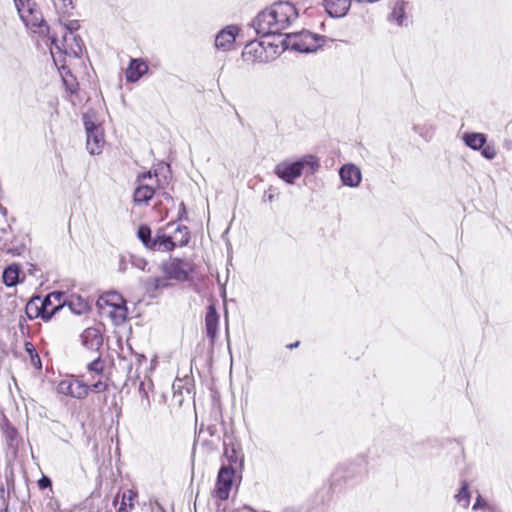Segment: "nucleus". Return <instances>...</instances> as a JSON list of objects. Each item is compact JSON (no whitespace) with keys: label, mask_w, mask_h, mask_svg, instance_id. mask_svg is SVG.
<instances>
[{"label":"nucleus","mask_w":512,"mask_h":512,"mask_svg":"<svg viewBox=\"0 0 512 512\" xmlns=\"http://www.w3.org/2000/svg\"><path fill=\"white\" fill-rule=\"evenodd\" d=\"M298 17V12L289 2H277L258 13L252 22L259 36L281 34Z\"/></svg>","instance_id":"obj_1"},{"label":"nucleus","mask_w":512,"mask_h":512,"mask_svg":"<svg viewBox=\"0 0 512 512\" xmlns=\"http://www.w3.org/2000/svg\"><path fill=\"white\" fill-rule=\"evenodd\" d=\"M14 3L21 20L27 27L33 31L47 27L35 0H14Z\"/></svg>","instance_id":"obj_2"},{"label":"nucleus","mask_w":512,"mask_h":512,"mask_svg":"<svg viewBox=\"0 0 512 512\" xmlns=\"http://www.w3.org/2000/svg\"><path fill=\"white\" fill-rule=\"evenodd\" d=\"M286 36L290 40L292 49L303 53L315 52L323 43L322 37L306 30L299 33H289Z\"/></svg>","instance_id":"obj_3"},{"label":"nucleus","mask_w":512,"mask_h":512,"mask_svg":"<svg viewBox=\"0 0 512 512\" xmlns=\"http://www.w3.org/2000/svg\"><path fill=\"white\" fill-rule=\"evenodd\" d=\"M57 392L75 399H84L89 394L90 387L80 378L70 376L58 383Z\"/></svg>","instance_id":"obj_4"},{"label":"nucleus","mask_w":512,"mask_h":512,"mask_svg":"<svg viewBox=\"0 0 512 512\" xmlns=\"http://www.w3.org/2000/svg\"><path fill=\"white\" fill-rule=\"evenodd\" d=\"M83 122L87 135V148L91 155H98L104 145L103 131L87 114L83 116Z\"/></svg>","instance_id":"obj_5"},{"label":"nucleus","mask_w":512,"mask_h":512,"mask_svg":"<svg viewBox=\"0 0 512 512\" xmlns=\"http://www.w3.org/2000/svg\"><path fill=\"white\" fill-rule=\"evenodd\" d=\"M235 471L232 467L223 466L218 473L215 496L220 500H227L232 488Z\"/></svg>","instance_id":"obj_6"},{"label":"nucleus","mask_w":512,"mask_h":512,"mask_svg":"<svg viewBox=\"0 0 512 512\" xmlns=\"http://www.w3.org/2000/svg\"><path fill=\"white\" fill-rule=\"evenodd\" d=\"M162 272L166 275L165 278L185 281L192 272V266L187 261L174 259L162 268Z\"/></svg>","instance_id":"obj_7"},{"label":"nucleus","mask_w":512,"mask_h":512,"mask_svg":"<svg viewBox=\"0 0 512 512\" xmlns=\"http://www.w3.org/2000/svg\"><path fill=\"white\" fill-rule=\"evenodd\" d=\"M189 242V231L186 226L177 225L173 233L162 235V248L172 250L185 246Z\"/></svg>","instance_id":"obj_8"},{"label":"nucleus","mask_w":512,"mask_h":512,"mask_svg":"<svg viewBox=\"0 0 512 512\" xmlns=\"http://www.w3.org/2000/svg\"><path fill=\"white\" fill-rule=\"evenodd\" d=\"M304 162H279L275 167L276 175L286 183H294L302 174Z\"/></svg>","instance_id":"obj_9"},{"label":"nucleus","mask_w":512,"mask_h":512,"mask_svg":"<svg viewBox=\"0 0 512 512\" xmlns=\"http://www.w3.org/2000/svg\"><path fill=\"white\" fill-rule=\"evenodd\" d=\"M80 341L87 350L99 352L103 346V335L99 328L88 327L80 334Z\"/></svg>","instance_id":"obj_10"},{"label":"nucleus","mask_w":512,"mask_h":512,"mask_svg":"<svg viewBox=\"0 0 512 512\" xmlns=\"http://www.w3.org/2000/svg\"><path fill=\"white\" fill-rule=\"evenodd\" d=\"M64 297H65V293L61 292V291L51 292L48 295H46L44 298L40 297L42 309H43L45 315H46V313L49 315V320L65 304Z\"/></svg>","instance_id":"obj_11"},{"label":"nucleus","mask_w":512,"mask_h":512,"mask_svg":"<svg viewBox=\"0 0 512 512\" xmlns=\"http://www.w3.org/2000/svg\"><path fill=\"white\" fill-rule=\"evenodd\" d=\"M242 57L247 62H267L268 57L266 54L264 42L251 41L250 43H248L242 52Z\"/></svg>","instance_id":"obj_12"},{"label":"nucleus","mask_w":512,"mask_h":512,"mask_svg":"<svg viewBox=\"0 0 512 512\" xmlns=\"http://www.w3.org/2000/svg\"><path fill=\"white\" fill-rule=\"evenodd\" d=\"M238 31V27L234 25H229L222 29L215 38L216 48L223 51L230 50L235 42L236 36L238 35Z\"/></svg>","instance_id":"obj_13"},{"label":"nucleus","mask_w":512,"mask_h":512,"mask_svg":"<svg viewBox=\"0 0 512 512\" xmlns=\"http://www.w3.org/2000/svg\"><path fill=\"white\" fill-rule=\"evenodd\" d=\"M339 175L343 184L349 187H357L362 179L360 168L353 163L343 165Z\"/></svg>","instance_id":"obj_14"},{"label":"nucleus","mask_w":512,"mask_h":512,"mask_svg":"<svg viewBox=\"0 0 512 512\" xmlns=\"http://www.w3.org/2000/svg\"><path fill=\"white\" fill-rule=\"evenodd\" d=\"M352 0H324L327 13L331 17L340 18L347 14Z\"/></svg>","instance_id":"obj_15"},{"label":"nucleus","mask_w":512,"mask_h":512,"mask_svg":"<svg viewBox=\"0 0 512 512\" xmlns=\"http://www.w3.org/2000/svg\"><path fill=\"white\" fill-rule=\"evenodd\" d=\"M219 315L214 305H209L205 315V327L207 336L214 342L218 333Z\"/></svg>","instance_id":"obj_16"},{"label":"nucleus","mask_w":512,"mask_h":512,"mask_svg":"<svg viewBox=\"0 0 512 512\" xmlns=\"http://www.w3.org/2000/svg\"><path fill=\"white\" fill-rule=\"evenodd\" d=\"M137 236L145 247L155 250L157 246H160V230L155 233L152 238V231L149 226L141 225L138 228Z\"/></svg>","instance_id":"obj_17"},{"label":"nucleus","mask_w":512,"mask_h":512,"mask_svg":"<svg viewBox=\"0 0 512 512\" xmlns=\"http://www.w3.org/2000/svg\"><path fill=\"white\" fill-rule=\"evenodd\" d=\"M25 314L29 320L40 317L43 321H49V315L47 313L45 315L42 309L40 297H34L27 302L25 306Z\"/></svg>","instance_id":"obj_18"},{"label":"nucleus","mask_w":512,"mask_h":512,"mask_svg":"<svg viewBox=\"0 0 512 512\" xmlns=\"http://www.w3.org/2000/svg\"><path fill=\"white\" fill-rule=\"evenodd\" d=\"M148 70L147 64L138 59H131L126 69V79L129 82H136Z\"/></svg>","instance_id":"obj_19"},{"label":"nucleus","mask_w":512,"mask_h":512,"mask_svg":"<svg viewBox=\"0 0 512 512\" xmlns=\"http://www.w3.org/2000/svg\"><path fill=\"white\" fill-rule=\"evenodd\" d=\"M408 5L407 0H397L392 8L391 13L388 16L390 22L396 23L398 26L404 25L406 16V7Z\"/></svg>","instance_id":"obj_20"},{"label":"nucleus","mask_w":512,"mask_h":512,"mask_svg":"<svg viewBox=\"0 0 512 512\" xmlns=\"http://www.w3.org/2000/svg\"><path fill=\"white\" fill-rule=\"evenodd\" d=\"M112 297L117 298L119 302H112L111 306L114 307V312L111 315L116 321L124 322L127 319L128 309L126 307L125 299L117 292H112Z\"/></svg>","instance_id":"obj_21"},{"label":"nucleus","mask_w":512,"mask_h":512,"mask_svg":"<svg viewBox=\"0 0 512 512\" xmlns=\"http://www.w3.org/2000/svg\"><path fill=\"white\" fill-rule=\"evenodd\" d=\"M20 269L18 265L11 264L7 266L2 274V281L7 287H14L19 282Z\"/></svg>","instance_id":"obj_22"},{"label":"nucleus","mask_w":512,"mask_h":512,"mask_svg":"<svg viewBox=\"0 0 512 512\" xmlns=\"http://www.w3.org/2000/svg\"><path fill=\"white\" fill-rule=\"evenodd\" d=\"M154 195V190L148 185L139 184L133 194V201L136 205L147 203Z\"/></svg>","instance_id":"obj_23"},{"label":"nucleus","mask_w":512,"mask_h":512,"mask_svg":"<svg viewBox=\"0 0 512 512\" xmlns=\"http://www.w3.org/2000/svg\"><path fill=\"white\" fill-rule=\"evenodd\" d=\"M463 141L468 147L478 150L486 143V136L483 133H465L463 135Z\"/></svg>","instance_id":"obj_24"},{"label":"nucleus","mask_w":512,"mask_h":512,"mask_svg":"<svg viewBox=\"0 0 512 512\" xmlns=\"http://www.w3.org/2000/svg\"><path fill=\"white\" fill-rule=\"evenodd\" d=\"M137 497V492L133 490H126L121 496V503L116 512H130L134 509V500Z\"/></svg>","instance_id":"obj_25"},{"label":"nucleus","mask_w":512,"mask_h":512,"mask_svg":"<svg viewBox=\"0 0 512 512\" xmlns=\"http://www.w3.org/2000/svg\"><path fill=\"white\" fill-rule=\"evenodd\" d=\"M3 436L9 447H14L17 443L18 431L8 421L2 426Z\"/></svg>","instance_id":"obj_26"},{"label":"nucleus","mask_w":512,"mask_h":512,"mask_svg":"<svg viewBox=\"0 0 512 512\" xmlns=\"http://www.w3.org/2000/svg\"><path fill=\"white\" fill-rule=\"evenodd\" d=\"M24 348H25V351L27 352V354L29 355L31 365L35 369L41 370L42 369V362H41L40 356L37 353L34 345L31 342L26 341L24 343Z\"/></svg>","instance_id":"obj_27"},{"label":"nucleus","mask_w":512,"mask_h":512,"mask_svg":"<svg viewBox=\"0 0 512 512\" xmlns=\"http://www.w3.org/2000/svg\"><path fill=\"white\" fill-rule=\"evenodd\" d=\"M455 499L463 507H465V508L468 507L469 502H470V494L468 491V484L466 482L462 483L461 489L455 495Z\"/></svg>","instance_id":"obj_28"},{"label":"nucleus","mask_w":512,"mask_h":512,"mask_svg":"<svg viewBox=\"0 0 512 512\" xmlns=\"http://www.w3.org/2000/svg\"><path fill=\"white\" fill-rule=\"evenodd\" d=\"M105 369V361L99 355L93 361L87 364V370L97 375H102Z\"/></svg>","instance_id":"obj_29"},{"label":"nucleus","mask_w":512,"mask_h":512,"mask_svg":"<svg viewBox=\"0 0 512 512\" xmlns=\"http://www.w3.org/2000/svg\"><path fill=\"white\" fill-rule=\"evenodd\" d=\"M160 287V276L146 279L144 281V288L148 293L156 292Z\"/></svg>","instance_id":"obj_30"},{"label":"nucleus","mask_w":512,"mask_h":512,"mask_svg":"<svg viewBox=\"0 0 512 512\" xmlns=\"http://www.w3.org/2000/svg\"><path fill=\"white\" fill-rule=\"evenodd\" d=\"M482 156L487 159H493L496 156V148L492 143H485L482 147Z\"/></svg>","instance_id":"obj_31"},{"label":"nucleus","mask_w":512,"mask_h":512,"mask_svg":"<svg viewBox=\"0 0 512 512\" xmlns=\"http://www.w3.org/2000/svg\"><path fill=\"white\" fill-rule=\"evenodd\" d=\"M278 195H279L278 191L276 189L270 187L268 190H266L264 192L263 201L272 203L273 201H275L278 198Z\"/></svg>","instance_id":"obj_32"},{"label":"nucleus","mask_w":512,"mask_h":512,"mask_svg":"<svg viewBox=\"0 0 512 512\" xmlns=\"http://www.w3.org/2000/svg\"><path fill=\"white\" fill-rule=\"evenodd\" d=\"M132 265L138 269L143 270V271L146 270V271L150 272V268H147L148 263L145 259L132 257Z\"/></svg>","instance_id":"obj_33"},{"label":"nucleus","mask_w":512,"mask_h":512,"mask_svg":"<svg viewBox=\"0 0 512 512\" xmlns=\"http://www.w3.org/2000/svg\"><path fill=\"white\" fill-rule=\"evenodd\" d=\"M89 387H90V391H93L95 393H100V392H104L105 390H107V384L101 380H98L97 382L92 383L91 385H89Z\"/></svg>","instance_id":"obj_34"},{"label":"nucleus","mask_w":512,"mask_h":512,"mask_svg":"<svg viewBox=\"0 0 512 512\" xmlns=\"http://www.w3.org/2000/svg\"><path fill=\"white\" fill-rule=\"evenodd\" d=\"M39 489L45 490L52 486V481L48 476L43 475L37 482Z\"/></svg>","instance_id":"obj_35"},{"label":"nucleus","mask_w":512,"mask_h":512,"mask_svg":"<svg viewBox=\"0 0 512 512\" xmlns=\"http://www.w3.org/2000/svg\"><path fill=\"white\" fill-rule=\"evenodd\" d=\"M19 330L22 335H25L29 331V326L26 324V319L21 316L18 322Z\"/></svg>","instance_id":"obj_36"},{"label":"nucleus","mask_w":512,"mask_h":512,"mask_svg":"<svg viewBox=\"0 0 512 512\" xmlns=\"http://www.w3.org/2000/svg\"><path fill=\"white\" fill-rule=\"evenodd\" d=\"M486 505V503L483 501V499L481 498V496H478L477 499H476V502L475 504L473 505V509L474 510H477L479 508H482Z\"/></svg>","instance_id":"obj_37"},{"label":"nucleus","mask_w":512,"mask_h":512,"mask_svg":"<svg viewBox=\"0 0 512 512\" xmlns=\"http://www.w3.org/2000/svg\"><path fill=\"white\" fill-rule=\"evenodd\" d=\"M161 197H162V206L164 205V201L173 202V199L166 193H162Z\"/></svg>","instance_id":"obj_38"},{"label":"nucleus","mask_w":512,"mask_h":512,"mask_svg":"<svg viewBox=\"0 0 512 512\" xmlns=\"http://www.w3.org/2000/svg\"><path fill=\"white\" fill-rule=\"evenodd\" d=\"M66 28L70 31V33H72L73 30L78 28V24L76 22H71Z\"/></svg>","instance_id":"obj_39"},{"label":"nucleus","mask_w":512,"mask_h":512,"mask_svg":"<svg viewBox=\"0 0 512 512\" xmlns=\"http://www.w3.org/2000/svg\"><path fill=\"white\" fill-rule=\"evenodd\" d=\"M111 294H112V293H109V294L107 295V296H108V299H107V301H106V302H107L109 305H111V303H112V302H119V301L117 300V298L112 297V296H111Z\"/></svg>","instance_id":"obj_40"},{"label":"nucleus","mask_w":512,"mask_h":512,"mask_svg":"<svg viewBox=\"0 0 512 512\" xmlns=\"http://www.w3.org/2000/svg\"><path fill=\"white\" fill-rule=\"evenodd\" d=\"M139 392H140V394H142V395H143V397H147V393H146V391L144 390V383H143V382H141V384H140Z\"/></svg>","instance_id":"obj_41"},{"label":"nucleus","mask_w":512,"mask_h":512,"mask_svg":"<svg viewBox=\"0 0 512 512\" xmlns=\"http://www.w3.org/2000/svg\"><path fill=\"white\" fill-rule=\"evenodd\" d=\"M150 177H151V173L148 172V173H144L141 176H139L138 180L140 181L141 179L150 178Z\"/></svg>","instance_id":"obj_42"},{"label":"nucleus","mask_w":512,"mask_h":512,"mask_svg":"<svg viewBox=\"0 0 512 512\" xmlns=\"http://www.w3.org/2000/svg\"><path fill=\"white\" fill-rule=\"evenodd\" d=\"M0 213H1L3 216H6V215H7V209H6L4 206H2L1 204H0Z\"/></svg>","instance_id":"obj_43"},{"label":"nucleus","mask_w":512,"mask_h":512,"mask_svg":"<svg viewBox=\"0 0 512 512\" xmlns=\"http://www.w3.org/2000/svg\"><path fill=\"white\" fill-rule=\"evenodd\" d=\"M65 7L72 5V0H61Z\"/></svg>","instance_id":"obj_44"},{"label":"nucleus","mask_w":512,"mask_h":512,"mask_svg":"<svg viewBox=\"0 0 512 512\" xmlns=\"http://www.w3.org/2000/svg\"><path fill=\"white\" fill-rule=\"evenodd\" d=\"M300 160H310V161H313V160H316V158L310 155V156L303 157Z\"/></svg>","instance_id":"obj_45"},{"label":"nucleus","mask_w":512,"mask_h":512,"mask_svg":"<svg viewBox=\"0 0 512 512\" xmlns=\"http://www.w3.org/2000/svg\"><path fill=\"white\" fill-rule=\"evenodd\" d=\"M118 499H119V494H117V495L115 496V498L113 499V505H114V506H116V505H117V503H118Z\"/></svg>","instance_id":"obj_46"},{"label":"nucleus","mask_w":512,"mask_h":512,"mask_svg":"<svg viewBox=\"0 0 512 512\" xmlns=\"http://www.w3.org/2000/svg\"><path fill=\"white\" fill-rule=\"evenodd\" d=\"M298 344H299L298 342H296V343H294V344H290V345H288V348L292 349V348H294V347H297V346H298Z\"/></svg>","instance_id":"obj_47"}]
</instances>
